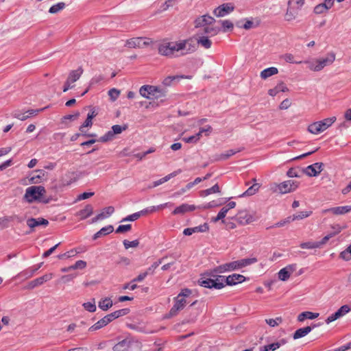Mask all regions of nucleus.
I'll list each match as a JSON object with an SVG mask.
<instances>
[{"label":"nucleus","instance_id":"864d4df0","mask_svg":"<svg viewBox=\"0 0 351 351\" xmlns=\"http://www.w3.org/2000/svg\"><path fill=\"white\" fill-rule=\"evenodd\" d=\"M278 348H279V344L273 343L268 344V345L264 346L263 347H261L259 348V350L260 351H274V350H277Z\"/></svg>","mask_w":351,"mask_h":351},{"label":"nucleus","instance_id":"2eb2a0df","mask_svg":"<svg viewBox=\"0 0 351 351\" xmlns=\"http://www.w3.org/2000/svg\"><path fill=\"white\" fill-rule=\"evenodd\" d=\"M53 276L52 273L47 274L41 277L36 278L35 280L29 282L27 289H32L36 287L43 285L44 282L50 280Z\"/></svg>","mask_w":351,"mask_h":351},{"label":"nucleus","instance_id":"a18cd8bd","mask_svg":"<svg viewBox=\"0 0 351 351\" xmlns=\"http://www.w3.org/2000/svg\"><path fill=\"white\" fill-rule=\"evenodd\" d=\"M259 188H260L259 184H257V183L254 184L252 186L248 188V189L245 192H244L241 196L243 197V196H247H247L252 195L258 191Z\"/></svg>","mask_w":351,"mask_h":351},{"label":"nucleus","instance_id":"f03ea898","mask_svg":"<svg viewBox=\"0 0 351 351\" xmlns=\"http://www.w3.org/2000/svg\"><path fill=\"white\" fill-rule=\"evenodd\" d=\"M214 269L202 275L198 280L199 285L205 288L221 289L225 287L224 276L217 275Z\"/></svg>","mask_w":351,"mask_h":351},{"label":"nucleus","instance_id":"49530a36","mask_svg":"<svg viewBox=\"0 0 351 351\" xmlns=\"http://www.w3.org/2000/svg\"><path fill=\"white\" fill-rule=\"evenodd\" d=\"M330 8L328 7V5L326 3H322L315 7L314 12L315 14H322L326 12Z\"/></svg>","mask_w":351,"mask_h":351},{"label":"nucleus","instance_id":"f3484780","mask_svg":"<svg viewBox=\"0 0 351 351\" xmlns=\"http://www.w3.org/2000/svg\"><path fill=\"white\" fill-rule=\"evenodd\" d=\"M147 88L150 92L149 95L152 97V99L165 97L166 95L167 91L164 88L148 85Z\"/></svg>","mask_w":351,"mask_h":351},{"label":"nucleus","instance_id":"6e6d98bb","mask_svg":"<svg viewBox=\"0 0 351 351\" xmlns=\"http://www.w3.org/2000/svg\"><path fill=\"white\" fill-rule=\"evenodd\" d=\"M147 87H148V85L142 86L140 88L139 93L142 97H143L146 99H152V97L149 95L150 92L148 90Z\"/></svg>","mask_w":351,"mask_h":351},{"label":"nucleus","instance_id":"4d7b16f0","mask_svg":"<svg viewBox=\"0 0 351 351\" xmlns=\"http://www.w3.org/2000/svg\"><path fill=\"white\" fill-rule=\"evenodd\" d=\"M123 245L125 247V248L126 250H128V248L130 247H136L138 246L139 245V241L138 240H134L132 241H128V240H124L123 242Z\"/></svg>","mask_w":351,"mask_h":351},{"label":"nucleus","instance_id":"4be33fe9","mask_svg":"<svg viewBox=\"0 0 351 351\" xmlns=\"http://www.w3.org/2000/svg\"><path fill=\"white\" fill-rule=\"evenodd\" d=\"M316 326H317L316 324H313L312 326H306L304 328H299L293 333V338L294 339H298L299 338L305 337Z\"/></svg>","mask_w":351,"mask_h":351},{"label":"nucleus","instance_id":"f257e3e1","mask_svg":"<svg viewBox=\"0 0 351 351\" xmlns=\"http://www.w3.org/2000/svg\"><path fill=\"white\" fill-rule=\"evenodd\" d=\"M46 193V189L43 186H32L26 189L24 198L29 203L37 201L49 204L53 198L51 196H47Z\"/></svg>","mask_w":351,"mask_h":351},{"label":"nucleus","instance_id":"de8ad7c7","mask_svg":"<svg viewBox=\"0 0 351 351\" xmlns=\"http://www.w3.org/2000/svg\"><path fill=\"white\" fill-rule=\"evenodd\" d=\"M65 8V3L63 2L58 3L56 5H52L49 10L51 14H56L59 11L63 10Z\"/></svg>","mask_w":351,"mask_h":351},{"label":"nucleus","instance_id":"9d476101","mask_svg":"<svg viewBox=\"0 0 351 351\" xmlns=\"http://www.w3.org/2000/svg\"><path fill=\"white\" fill-rule=\"evenodd\" d=\"M234 9L232 3H223L213 10V14L217 17H223L232 12Z\"/></svg>","mask_w":351,"mask_h":351},{"label":"nucleus","instance_id":"13d9d810","mask_svg":"<svg viewBox=\"0 0 351 351\" xmlns=\"http://www.w3.org/2000/svg\"><path fill=\"white\" fill-rule=\"evenodd\" d=\"M130 312L129 308H122L112 313L114 319L127 315Z\"/></svg>","mask_w":351,"mask_h":351},{"label":"nucleus","instance_id":"5701e85b","mask_svg":"<svg viewBox=\"0 0 351 351\" xmlns=\"http://www.w3.org/2000/svg\"><path fill=\"white\" fill-rule=\"evenodd\" d=\"M351 210V206H338L333 207L330 208L326 209L323 211L324 213H326L328 212H331L334 215H343Z\"/></svg>","mask_w":351,"mask_h":351},{"label":"nucleus","instance_id":"a878e982","mask_svg":"<svg viewBox=\"0 0 351 351\" xmlns=\"http://www.w3.org/2000/svg\"><path fill=\"white\" fill-rule=\"evenodd\" d=\"M83 72L84 70L82 67L80 66L76 70L70 71L67 79L73 84L80 79Z\"/></svg>","mask_w":351,"mask_h":351},{"label":"nucleus","instance_id":"412c9836","mask_svg":"<svg viewBox=\"0 0 351 351\" xmlns=\"http://www.w3.org/2000/svg\"><path fill=\"white\" fill-rule=\"evenodd\" d=\"M196 208L194 205H189L188 204H182V205L176 207L172 212L173 215H183L187 212L193 211Z\"/></svg>","mask_w":351,"mask_h":351},{"label":"nucleus","instance_id":"6ab92c4d","mask_svg":"<svg viewBox=\"0 0 351 351\" xmlns=\"http://www.w3.org/2000/svg\"><path fill=\"white\" fill-rule=\"evenodd\" d=\"M237 269L236 262L232 261L231 263H225L214 268L215 273H224L226 271H230Z\"/></svg>","mask_w":351,"mask_h":351},{"label":"nucleus","instance_id":"4c0bfd02","mask_svg":"<svg viewBox=\"0 0 351 351\" xmlns=\"http://www.w3.org/2000/svg\"><path fill=\"white\" fill-rule=\"evenodd\" d=\"M336 121L335 117H332L329 118L324 119L322 121H319V123H320L321 126L325 131L326 129H328L335 121Z\"/></svg>","mask_w":351,"mask_h":351},{"label":"nucleus","instance_id":"c9c22d12","mask_svg":"<svg viewBox=\"0 0 351 351\" xmlns=\"http://www.w3.org/2000/svg\"><path fill=\"white\" fill-rule=\"evenodd\" d=\"M243 148H241V149H239L237 150H234V149H229L228 151H226L225 153H223L221 154H220L218 158H217V160H227L228 158H229L230 156L234 155L235 154L242 151Z\"/></svg>","mask_w":351,"mask_h":351},{"label":"nucleus","instance_id":"69168bd1","mask_svg":"<svg viewBox=\"0 0 351 351\" xmlns=\"http://www.w3.org/2000/svg\"><path fill=\"white\" fill-rule=\"evenodd\" d=\"M120 94V91L116 88H111L108 91V95L112 101H115Z\"/></svg>","mask_w":351,"mask_h":351},{"label":"nucleus","instance_id":"b1692460","mask_svg":"<svg viewBox=\"0 0 351 351\" xmlns=\"http://www.w3.org/2000/svg\"><path fill=\"white\" fill-rule=\"evenodd\" d=\"M104 210L106 211V215L104 214V212H101V213L96 215L91 219L92 223H95L99 220L104 219L105 218L108 217L114 212V208L113 206H108L104 208Z\"/></svg>","mask_w":351,"mask_h":351},{"label":"nucleus","instance_id":"5fc2aeb1","mask_svg":"<svg viewBox=\"0 0 351 351\" xmlns=\"http://www.w3.org/2000/svg\"><path fill=\"white\" fill-rule=\"evenodd\" d=\"M12 219V217H3L0 218V230L8 227L9 222Z\"/></svg>","mask_w":351,"mask_h":351},{"label":"nucleus","instance_id":"a211bd4d","mask_svg":"<svg viewBox=\"0 0 351 351\" xmlns=\"http://www.w3.org/2000/svg\"><path fill=\"white\" fill-rule=\"evenodd\" d=\"M178 43H184L183 50L186 49L185 52H182V55H186L187 53H191L194 52L196 50V44L197 42L193 40V39H188L178 42Z\"/></svg>","mask_w":351,"mask_h":351},{"label":"nucleus","instance_id":"58836bf2","mask_svg":"<svg viewBox=\"0 0 351 351\" xmlns=\"http://www.w3.org/2000/svg\"><path fill=\"white\" fill-rule=\"evenodd\" d=\"M221 29L217 26H206L204 28V33L206 34H209L210 36H215L219 32Z\"/></svg>","mask_w":351,"mask_h":351},{"label":"nucleus","instance_id":"774afa93","mask_svg":"<svg viewBox=\"0 0 351 351\" xmlns=\"http://www.w3.org/2000/svg\"><path fill=\"white\" fill-rule=\"evenodd\" d=\"M27 113H22L19 110H16L14 113V117L19 120L25 121L29 117V115L26 114Z\"/></svg>","mask_w":351,"mask_h":351},{"label":"nucleus","instance_id":"052dcab7","mask_svg":"<svg viewBox=\"0 0 351 351\" xmlns=\"http://www.w3.org/2000/svg\"><path fill=\"white\" fill-rule=\"evenodd\" d=\"M300 246L302 249H315L319 247V245H317L316 242H304L302 243Z\"/></svg>","mask_w":351,"mask_h":351},{"label":"nucleus","instance_id":"423d86ee","mask_svg":"<svg viewBox=\"0 0 351 351\" xmlns=\"http://www.w3.org/2000/svg\"><path fill=\"white\" fill-rule=\"evenodd\" d=\"M152 43V40L149 38H144L142 37L132 38L126 40L125 46L129 48H143L144 47L148 46Z\"/></svg>","mask_w":351,"mask_h":351},{"label":"nucleus","instance_id":"39448f33","mask_svg":"<svg viewBox=\"0 0 351 351\" xmlns=\"http://www.w3.org/2000/svg\"><path fill=\"white\" fill-rule=\"evenodd\" d=\"M304 4V0H289L287 3L288 8L285 14L286 20L290 21L295 19Z\"/></svg>","mask_w":351,"mask_h":351},{"label":"nucleus","instance_id":"37998d69","mask_svg":"<svg viewBox=\"0 0 351 351\" xmlns=\"http://www.w3.org/2000/svg\"><path fill=\"white\" fill-rule=\"evenodd\" d=\"M302 169L299 168H291L288 170L287 175L289 178H299L302 173Z\"/></svg>","mask_w":351,"mask_h":351},{"label":"nucleus","instance_id":"dca6fc26","mask_svg":"<svg viewBox=\"0 0 351 351\" xmlns=\"http://www.w3.org/2000/svg\"><path fill=\"white\" fill-rule=\"evenodd\" d=\"M245 277L243 275L238 274H233L232 275L228 276L226 278H224V283L225 285H235L237 283L242 282L245 281Z\"/></svg>","mask_w":351,"mask_h":351},{"label":"nucleus","instance_id":"c756f323","mask_svg":"<svg viewBox=\"0 0 351 351\" xmlns=\"http://www.w3.org/2000/svg\"><path fill=\"white\" fill-rule=\"evenodd\" d=\"M319 316V313L310 311H304L299 314L298 316V322H304L306 319H314Z\"/></svg>","mask_w":351,"mask_h":351},{"label":"nucleus","instance_id":"bf43d9fd","mask_svg":"<svg viewBox=\"0 0 351 351\" xmlns=\"http://www.w3.org/2000/svg\"><path fill=\"white\" fill-rule=\"evenodd\" d=\"M127 125H124L123 126L119 125H114L112 127V133H113L114 136L115 134H121L123 131L127 129Z\"/></svg>","mask_w":351,"mask_h":351},{"label":"nucleus","instance_id":"c85d7f7f","mask_svg":"<svg viewBox=\"0 0 351 351\" xmlns=\"http://www.w3.org/2000/svg\"><path fill=\"white\" fill-rule=\"evenodd\" d=\"M93 213V208L90 204H87L85 208L80 210L77 213V215L80 217L81 219H85L90 216Z\"/></svg>","mask_w":351,"mask_h":351},{"label":"nucleus","instance_id":"6e6552de","mask_svg":"<svg viewBox=\"0 0 351 351\" xmlns=\"http://www.w3.org/2000/svg\"><path fill=\"white\" fill-rule=\"evenodd\" d=\"M278 189L282 194L295 191L298 187V182L293 180H287L277 185Z\"/></svg>","mask_w":351,"mask_h":351},{"label":"nucleus","instance_id":"0e129e2a","mask_svg":"<svg viewBox=\"0 0 351 351\" xmlns=\"http://www.w3.org/2000/svg\"><path fill=\"white\" fill-rule=\"evenodd\" d=\"M193 229V233L195 232H205L208 230V226L206 223L202 225L192 228Z\"/></svg>","mask_w":351,"mask_h":351},{"label":"nucleus","instance_id":"3c124183","mask_svg":"<svg viewBox=\"0 0 351 351\" xmlns=\"http://www.w3.org/2000/svg\"><path fill=\"white\" fill-rule=\"evenodd\" d=\"M266 323L271 327H275L278 326L282 322L281 317H278L276 319H266Z\"/></svg>","mask_w":351,"mask_h":351},{"label":"nucleus","instance_id":"393cba45","mask_svg":"<svg viewBox=\"0 0 351 351\" xmlns=\"http://www.w3.org/2000/svg\"><path fill=\"white\" fill-rule=\"evenodd\" d=\"M131 346V341L128 339H125L119 342H118L117 344H115L113 347L114 351H128Z\"/></svg>","mask_w":351,"mask_h":351},{"label":"nucleus","instance_id":"7ed1b4c3","mask_svg":"<svg viewBox=\"0 0 351 351\" xmlns=\"http://www.w3.org/2000/svg\"><path fill=\"white\" fill-rule=\"evenodd\" d=\"M184 43L163 41L158 45V53L165 56L172 57L176 51H182Z\"/></svg>","mask_w":351,"mask_h":351},{"label":"nucleus","instance_id":"473e14b6","mask_svg":"<svg viewBox=\"0 0 351 351\" xmlns=\"http://www.w3.org/2000/svg\"><path fill=\"white\" fill-rule=\"evenodd\" d=\"M278 73V69L276 67L271 66V67L265 69L263 71H262L261 72V77L262 79L265 80V79L268 78L269 77H271L274 75L277 74Z\"/></svg>","mask_w":351,"mask_h":351},{"label":"nucleus","instance_id":"9b49d317","mask_svg":"<svg viewBox=\"0 0 351 351\" xmlns=\"http://www.w3.org/2000/svg\"><path fill=\"white\" fill-rule=\"evenodd\" d=\"M234 219L241 225H247L254 221V217L246 210L239 211Z\"/></svg>","mask_w":351,"mask_h":351},{"label":"nucleus","instance_id":"cd10ccee","mask_svg":"<svg viewBox=\"0 0 351 351\" xmlns=\"http://www.w3.org/2000/svg\"><path fill=\"white\" fill-rule=\"evenodd\" d=\"M258 261L256 258H243L241 260L236 261L237 268L240 269L245 267L246 266L254 264Z\"/></svg>","mask_w":351,"mask_h":351},{"label":"nucleus","instance_id":"a19ab883","mask_svg":"<svg viewBox=\"0 0 351 351\" xmlns=\"http://www.w3.org/2000/svg\"><path fill=\"white\" fill-rule=\"evenodd\" d=\"M197 43L204 47L205 49H209L211 47L212 42L207 36H201L197 40Z\"/></svg>","mask_w":351,"mask_h":351},{"label":"nucleus","instance_id":"ddd939ff","mask_svg":"<svg viewBox=\"0 0 351 351\" xmlns=\"http://www.w3.org/2000/svg\"><path fill=\"white\" fill-rule=\"evenodd\" d=\"M296 264H291L281 269L278 273V278L282 281L287 280L291 274L296 270Z\"/></svg>","mask_w":351,"mask_h":351},{"label":"nucleus","instance_id":"ea45409f","mask_svg":"<svg viewBox=\"0 0 351 351\" xmlns=\"http://www.w3.org/2000/svg\"><path fill=\"white\" fill-rule=\"evenodd\" d=\"M36 172L38 173V174L36 176H33L29 178V183L30 184H38L40 182V180L45 176V172L43 169H38L36 170Z\"/></svg>","mask_w":351,"mask_h":351},{"label":"nucleus","instance_id":"7c9ffc66","mask_svg":"<svg viewBox=\"0 0 351 351\" xmlns=\"http://www.w3.org/2000/svg\"><path fill=\"white\" fill-rule=\"evenodd\" d=\"M288 90V88L283 83L278 84L275 88L269 89L268 93L271 96H275L280 92H286Z\"/></svg>","mask_w":351,"mask_h":351},{"label":"nucleus","instance_id":"338daca9","mask_svg":"<svg viewBox=\"0 0 351 351\" xmlns=\"http://www.w3.org/2000/svg\"><path fill=\"white\" fill-rule=\"evenodd\" d=\"M178 80V75L168 76L164 79L162 84L165 86H169L171 85L173 81Z\"/></svg>","mask_w":351,"mask_h":351},{"label":"nucleus","instance_id":"e2e57ef3","mask_svg":"<svg viewBox=\"0 0 351 351\" xmlns=\"http://www.w3.org/2000/svg\"><path fill=\"white\" fill-rule=\"evenodd\" d=\"M132 228L131 224H125V225H120L118 226V228L116 229L115 232L120 234V233H124L126 232H128Z\"/></svg>","mask_w":351,"mask_h":351},{"label":"nucleus","instance_id":"f8f14e48","mask_svg":"<svg viewBox=\"0 0 351 351\" xmlns=\"http://www.w3.org/2000/svg\"><path fill=\"white\" fill-rule=\"evenodd\" d=\"M350 311V308L348 305L345 304L341 306L335 313L330 315L326 319V324H330L332 322L341 317Z\"/></svg>","mask_w":351,"mask_h":351},{"label":"nucleus","instance_id":"bb28decb","mask_svg":"<svg viewBox=\"0 0 351 351\" xmlns=\"http://www.w3.org/2000/svg\"><path fill=\"white\" fill-rule=\"evenodd\" d=\"M197 304V300L192 302L188 307L187 311L191 315V317L187 321V322H193L196 319L197 317L199 315L200 311L198 308H194L193 306Z\"/></svg>","mask_w":351,"mask_h":351},{"label":"nucleus","instance_id":"0eeeda50","mask_svg":"<svg viewBox=\"0 0 351 351\" xmlns=\"http://www.w3.org/2000/svg\"><path fill=\"white\" fill-rule=\"evenodd\" d=\"M323 167L324 164L322 162H315L308 165L305 169H302V173L310 177H315L323 170Z\"/></svg>","mask_w":351,"mask_h":351},{"label":"nucleus","instance_id":"8fccbe9b","mask_svg":"<svg viewBox=\"0 0 351 351\" xmlns=\"http://www.w3.org/2000/svg\"><path fill=\"white\" fill-rule=\"evenodd\" d=\"M311 212L308 211H301L298 213L297 215H293L291 217V221L294 220H300L304 218L308 217L311 215Z\"/></svg>","mask_w":351,"mask_h":351},{"label":"nucleus","instance_id":"2f4dec72","mask_svg":"<svg viewBox=\"0 0 351 351\" xmlns=\"http://www.w3.org/2000/svg\"><path fill=\"white\" fill-rule=\"evenodd\" d=\"M114 230V228L112 226L109 225L106 227L102 228L99 231L96 232L93 236V239L96 240L101 236L107 235L111 233Z\"/></svg>","mask_w":351,"mask_h":351},{"label":"nucleus","instance_id":"680f3d73","mask_svg":"<svg viewBox=\"0 0 351 351\" xmlns=\"http://www.w3.org/2000/svg\"><path fill=\"white\" fill-rule=\"evenodd\" d=\"M114 134L112 133V131H108L105 135L101 136L99 139V142H108L109 141H112L114 138Z\"/></svg>","mask_w":351,"mask_h":351},{"label":"nucleus","instance_id":"79ce46f5","mask_svg":"<svg viewBox=\"0 0 351 351\" xmlns=\"http://www.w3.org/2000/svg\"><path fill=\"white\" fill-rule=\"evenodd\" d=\"M167 258V256H164L160 258L158 261L154 262L145 271L148 275L153 274L155 269L163 262V261Z\"/></svg>","mask_w":351,"mask_h":351},{"label":"nucleus","instance_id":"20e7f679","mask_svg":"<svg viewBox=\"0 0 351 351\" xmlns=\"http://www.w3.org/2000/svg\"><path fill=\"white\" fill-rule=\"evenodd\" d=\"M335 60V54L330 53L327 54L325 58L316 59L314 61H306V64H308V68L313 71H319L325 66L331 64Z\"/></svg>","mask_w":351,"mask_h":351},{"label":"nucleus","instance_id":"aec40b11","mask_svg":"<svg viewBox=\"0 0 351 351\" xmlns=\"http://www.w3.org/2000/svg\"><path fill=\"white\" fill-rule=\"evenodd\" d=\"M49 221L44 218H29L27 220V225L32 229V230L39 226H47Z\"/></svg>","mask_w":351,"mask_h":351},{"label":"nucleus","instance_id":"09e8293b","mask_svg":"<svg viewBox=\"0 0 351 351\" xmlns=\"http://www.w3.org/2000/svg\"><path fill=\"white\" fill-rule=\"evenodd\" d=\"M219 22L221 24L223 31L224 32H226L228 31H232L233 29L234 25L229 20L220 21Z\"/></svg>","mask_w":351,"mask_h":351},{"label":"nucleus","instance_id":"e433bc0d","mask_svg":"<svg viewBox=\"0 0 351 351\" xmlns=\"http://www.w3.org/2000/svg\"><path fill=\"white\" fill-rule=\"evenodd\" d=\"M219 186L217 184H215L213 186H212L211 188H209L208 189H206V190H204V191H202L200 192V196L202 197H206L207 195H209L212 193H219Z\"/></svg>","mask_w":351,"mask_h":351},{"label":"nucleus","instance_id":"72a5a7b5","mask_svg":"<svg viewBox=\"0 0 351 351\" xmlns=\"http://www.w3.org/2000/svg\"><path fill=\"white\" fill-rule=\"evenodd\" d=\"M308 131L313 134H318L322 132H324V129L321 126L319 121L314 122L310 124L308 127Z\"/></svg>","mask_w":351,"mask_h":351},{"label":"nucleus","instance_id":"1a4fd4ad","mask_svg":"<svg viewBox=\"0 0 351 351\" xmlns=\"http://www.w3.org/2000/svg\"><path fill=\"white\" fill-rule=\"evenodd\" d=\"M187 301L186 298H184L183 297H180L179 295L176 297L175 304L169 311V315L171 317L176 315L179 311H180L185 307Z\"/></svg>","mask_w":351,"mask_h":351},{"label":"nucleus","instance_id":"f704fd0d","mask_svg":"<svg viewBox=\"0 0 351 351\" xmlns=\"http://www.w3.org/2000/svg\"><path fill=\"white\" fill-rule=\"evenodd\" d=\"M112 301L109 298H106L104 299L101 300L98 304L99 308L103 311L108 310L112 306Z\"/></svg>","mask_w":351,"mask_h":351},{"label":"nucleus","instance_id":"603ef678","mask_svg":"<svg viewBox=\"0 0 351 351\" xmlns=\"http://www.w3.org/2000/svg\"><path fill=\"white\" fill-rule=\"evenodd\" d=\"M84 308L88 312H95L96 311V305L95 299H93V302H85L82 304Z\"/></svg>","mask_w":351,"mask_h":351},{"label":"nucleus","instance_id":"4468645a","mask_svg":"<svg viewBox=\"0 0 351 351\" xmlns=\"http://www.w3.org/2000/svg\"><path fill=\"white\" fill-rule=\"evenodd\" d=\"M114 319L112 316V314L110 313V314L106 315L105 317H104L100 320H99L97 323L93 324L92 326H90L88 330L91 331V332L97 330L104 327L105 326H106L107 324H108L109 323L112 322Z\"/></svg>","mask_w":351,"mask_h":351},{"label":"nucleus","instance_id":"c03bdc74","mask_svg":"<svg viewBox=\"0 0 351 351\" xmlns=\"http://www.w3.org/2000/svg\"><path fill=\"white\" fill-rule=\"evenodd\" d=\"M43 263H40L38 265H36L34 269H30L29 271H25L23 272H21V274H19V275L21 276H25L26 278L32 277L34 275V274L41 267Z\"/></svg>","mask_w":351,"mask_h":351}]
</instances>
